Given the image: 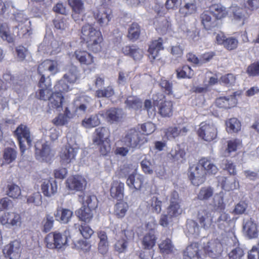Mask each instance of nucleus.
Wrapping results in <instances>:
<instances>
[{
  "instance_id": "obj_1",
  "label": "nucleus",
  "mask_w": 259,
  "mask_h": 259,
  "mask_svg": "<svg viewBox=\"0 0 259 259\" xmlns=\"http://www.w3.org/2000/svg\"><path fill=\"white\" fill-rule=\"evenodd\" d=\"M37 71L41 77L38 83L40 89L36 92V96L39 100L47 101L52 93V84L49 77L59 71L58 62L56 60H46L39 65Z\"/></svg>"
},
{
  "instance_id": "obj_2",
  "label": "nucleus",
  "mask_w": 259,
  "mask_h": 259,
  "mask_svg": "<svg viewBox=\"0 0 259 259\" xmlns=\"http://www.w3.org/2000/svg\"><path fill=\"white\" fill-rule=\"evenodd\" d=\"M81 38L87 44L88 49L95 53L101 49V42L103 40L101 32L92 24H84L81 28Z\"/></svg>"
},
{
  "instance_id": "obj_3",
  "label": "nucleus",
  "mask_w": 259,
  "mask_h": 259,
  "mask_svg": "<svg viewBox=\"0 0 259 259\" xmlns=\"http://www.w3.org/2000/svg\"><path fill=\"white\" fill-rule=\"evenodd\" d=\"M68 234L67 231L63 233L56 232L49 234L45 239L47 247L50 249L65 247L68 245Z\"/></svg>"
},
{
  "instance_id": "obj_4",
  "label": "nucleus",
  "mask_w": 259,
  "mask_h": 259,
  "mask_svg": "<svg viewBox=\"0 0 259 259\" xmlns=\"http://www.w3.org/2000/svg\"><path fill=\"white\" fill-rule=\"evenodd\" d=\"M15 134L19 141L21 151L23 153L26 149L25 142H26L28 147H30L32 144L33 138L30 135L29 129L26 125L21 124L16 128Z\"/></svg>"
},
{
  "instance_id": "obj_5",
  "label": "nucleus",
  "mask_w": 259,
  "mask_h": 259,
  "mask_svg": "<svg viewBox=\"0 0 259 259\" xmlns=\"http://www.w3.org/2000/svg\"><path fill=\"white\" fill-rule=\"evenodd\" d=\"M198 134L203 140L211 142L217 138V129L212 122H203L200 124Z\"/></svg>"
},
{
  "instance_id": "obj_6",
  "label": "nucleus",
  "mask_w": 259,
  "mask_h": 259,
  "mask_svg": "<svg viewBox=\"0 0 259 259\" xmlns=\"http://www.w3.org/2000/svg\"><path fill=\"white\" fill-rule=\"evenodd\" d=\"M226 240L229 239L226 238L222 241L219 240H211L208 242L203 247L205 253L211 258H215L219 256L223 250V245L226 244Z\"/></svg>"
},
{
  "instance_id": "obj_7",
  "label": "nucleus",
  "mask_w": 259,
  "mask_h": 259,
  "mask_svg": "<svg viewBox=\"0 0 259 259\" xmlns=\"http://www.w3.org/2000/svg\"><path fill=\"white\" fill-rule=\"evenodd\" d=\"M145 141L144 136L135 129H131L128 131L124 138L125 145L133 149L139 147Z\"/></svg>"
},
{
  "instance_id": "obj_8",
  "label": "nucleus",
  "mask_w": 259,
  "mask_h": 259,
  "mask_svg": "<svg viewBox=\"0 0 259 259\" xmlns=\"http://www.w3.org/2000/svg\"><path fill=\"white\" fill-rule=\"evenodd\" d=\"M92 102V99L87 96L76 97L73 102L75 113L78 115H81L89 112Z\"/></svg>"
},
{
  "instance_id": "obj_9",
  "label": "nucleus",
  "mask_w": 259,
  "mask_h": 259,
  "mask_svg": "<svg viewBox=\"0 0 259 259\" xmlns=\"http://www.w3.org/2000/svg\"><path fill=\"white\" fill-rule=\"evenodd\" d=\"M189 130V124L186 122H178L176 126H170L166 129L165 136L169 140H174L179 136L185 135Z\"/></svg>"
},
{
  "instance_id": "obj_10",
  "label": "nucleus",
  "mask_w": 259,
  "mask_h": 259,
  "mask_svg": "<svg viewBox=\"0 0 259 259\" xmlns=\"http://www.w3.org/2000/svg\"><path fill=\"white\" fill-rule=\"evenodd\" d=\"M77 149L69 145L63 147L60 153V162L62 165L67 166L75 160Z\"/></svg>"
},
{
  "instance_id": "obj_11",
  "label": "nucleus",
  "mask_w": 259,
  "mask_h": 259,
  "mask_svg": "<svg viewBox=\"0 0 259 259\" xmlns=\"http://www.w3.org/2000/svg\"><path fill=\"white\" fill-rule=\"evenodd\" d=\"M100 116L106 118L111 124L118 123L122 121L125 114L121 109L112 108L107 110L105 113L101 111L99 113Z\"/></svg>"
},
{
  "instance_id": "obj_12",
  "label": "nucleus",
  "mask_w": 259,
  "mask_h": 259,
  "mask_svg": "<svg viewBox=\"0 0 259 259\" xmlns=\"http://www.w3.org/2000/svg\"><path fill=\"white\" fill-rule=\"evenodd\" d=\"M21 252V244L18 240H14L6 245L3 249L5 257L9 259H18Z\"/></svg>"
},
{
  "instance_id": "obj_13",
  "label": "nucleus",
  "mask_w": 259,
  "mask_h": 259,
  "mask_svg": "<svg viewBox=\"0 0 259 259\" xmlns=\"http://www.w3.org/2000/svg\"><path fill=\"white\" fill-rule=\"evenodd\" d=\"M0 223L7 227H18L21 225V217L15 212H6L0 217Z\"/></svg>"
},
{
  "instance_id": "obj_14",
  "label": "nucleus",
  "mask_w": 259,
  "mask_h": 259,
  "mask_svg": "<svg viewBox=\"0 0 259 259\" xmlns=\"http://www.w3.org/2000/svg\"><path fill=\"white\" fill-rule=\"evenodd\" d=\"M189 178L195 186H198L204 182V171L201 165L194 164L190 167Z\"/></svg>"
},
{
  "instance_id": "obj_15",
  "label": "nucleus",
  "mask_w": 259,
  "mask_h": 259,
  "mask_svg": "<svg viewBox=\"0 0 259 259\" xmlns=\"http://www.w3.org/2000/svg\"><path fill=\"white\" fill-rule=\"evenodd\" d=\"M66 183L70 190L81 191L85 189L87 182L82 176L75 175L69 177L67 179Z\"/></svg>"
},
{
  "instance_id": "obj_16",
  "label": "nucleus",
  "mask_w": 259,
  "mask_h": 259,
  "mask_svg": "<svg viewBox=\"0 0 259 259\" xmlns=\"http://www.w3.org/2000/svg\"><path fill=\"white\" fill-rule=\"evenodd\" d=\"M68 4L72 10V19L76 22L82 20V14L84 11L83 0H68Z\"/></svg>"
},
{
  "instance_id": "obj_17",
  "label": "nucleus",
  "mask_w": 259,
  "mask_h": 259,
  "mask_svg": "<svg viewBox=\"0 0 259 259\" xmlns=\"http://www.w3.org/2000/svg\"><path fill=\"white\" fill-rule=\"evenodd\" d=\"M39 144L35 145V156L37 159L46 162L49 161L53 157L50 147L47 143L42 144L39 147Z\"/></svg>"
},
{
  "instance_id": "obj_18",
  "label": "nucleus",
  "mask_w": 259,
  "mask_h": 259,
  "mask_svg": "<svg viewBox=\"0 0 259 259\" xmlns=\"http://www.w3.org/2000/svg\"><path fill=\"white\" fill-rule=\"evenodd\" d=\"M122 234H124V238L122 236V238L118 240L114 244V249L118 253H123L126 250L128 241L134 237V233L131 230H124Z\"/></svg>"
},
{
  "instance_id": "obj_19",
  "label": "nucleus",
  "mask_w": 259,
  "mask_h": 259,
  "mask_svg": "<svg viewBox=\"0 0 259 259\" xmlns=\"http://www.w3.org/2000/svg\"><path fill=\"white\" fill-rule=\"evenodd\" d=\"M197 219L201 227L205 230H208L212 225L213 217L207 209L201 207L198 211Z\"/></svg>"
},
{
  "instance_id": "obj_20",
  "label": "nucleus",
  "mask_w": 259,
  "mask_h": 259,
  "mask_svg": "<svg viewBox=\"0 0 259 259\" xmlns=\"http://www.w3.org/2000/svg\"><path fill=\"white\" fill-rule=\"evenodd\" d=\"M200 247L201 246L196 242L188 246L184 251V259H200L202 255Z\"/></svg>"
},
{
  "instance_id": "obj_21",
  "label": "nucleus",
  "mask_w": 259,
  "mask_h": 259,
  "mask_svg": "<svg viewBox=\"0 0 259 259\" xmlns=\"http://www.w3.org/2000/svg\"><path fill=\"white\" fill-rule=\"evenodd\" d=\"M243 231L249 238H254L258 235L257 224L251 219L244 220Z\"/></svg>"
},
{
  "instance_id": "obj_22",
  "label": "nucleus",
  "mask_w": 259,
  "mask_h": 259,
  "mask_svg": "<svg viewBox=\"0 0 259 259\" xmlns=\"http://www.w3.org/2000/svg\"><path fill=\"white\" fill-rule=\"evenodd\" d=\"M144 176L134 172L130 175L126 180V184L131 189L139 190L144 183Z\"/></svg>"
},
{
  "instance_id": "obj_23",
  "label": "nucleus",
  "mask_w": 259,
  "mask_h": 259,
  "mask_svg": "<svg viewBox=\"0 0 259 259\" xmlns=\"http://www.w3.org/2000/svg\"><path fill=\"white\" fill-rule=\"evenodd\" d=\"M198 9L196 0H184V5L180 9V13L184 16H188L195 14Z\"/></svg>"
},
{
  "instance_id": "obj_24",
  "label": "nucleus",
  "mask_w": 259,
  "mask_h": 259,
  "mask_svg": "<svg viewBox=\"0 0 259 259\" xmlns=\"http://www.w3.org/2000/svg\"><path fill=\"white\" fill-rule=\"evenodd\" d=\"M57 185L56 181L45 180L41 185V190L44 196L51 197L57 191Z\"/></svg>"
},
{
  "instance_id": "obj_25",
  "label": "nucleus",
  "mask_w": 259,
  "mask_h": 259,
  "mask_svg": "<svg viewBox=\"0 0 259 259\" xmlns=\"http://www.w3.org/2000/svg\"><path fill=\"white\" fill-rule=\"evenodd\" d=\"M112 17V11L109 9L101 10L95 15L96 20L102 27L108 25Z\"/></svg>"
},
{
  "instance_id": "obj_26",
  "label": "nucleus",
  "mask_w": 259,
  "mask_h": 259,
  "mask_svg": "<svg viewBox=\"0 0 259 259\" xmlns=\"http://www.w3.org/2000/svg\"><path fill=\"white\" fill-rule=\"evenodd\" d=\"M73 215V211L68 208L59 207L54 213L56 220L62 224H67L70 220Z\"/></svg>"
},
{
  "instance_id": "obj_27",
  "label": "nucleus",
  "mask_w": 259,
  "mask_h": 259,
  "mask_svg": "<svg viewBox=\"0 0 259 259\" xmlns=\"http://www.w3.org/2000/svg\"><path fill=\"white\" fill-rule=\"evenodd\" d=\"M110 131L108 128L99 127L96 129L93 139V143L95 145H100L102 142L109 141Z\"/></svg>"
},
{
  "instance_id": "obj_28",
  "label": "nucleus",
  "mask_w": 259,
  "mask_h": 259,
  "mask_svg": "<svg viewBox=\"0 0 259 259\" xmlns=\"http://www.w3.org/2000/svg\"><path fill=\"white\" fill-rule=\"evenodd\" d=\"M231 9L233 14L234 20L240 22L239 24L240 25H244L245 20L249 16V14L244 9L237 6H232Z\"/></svg>"
},
{
  "instance_id": "obj_29",
  "label": "nucleus",
  "mask_w": 259,
  "mask_h": 259,
  "mask_svg": "<svg viewBox=\"0 0 259 259\" xmlns=\"http://www.w3.org/2000/svg\"><path fill=\"white\" fill-rule=\"evenodd\" d=\"M124 183L114 181L110 188L111 196L117 200H121L124 196Z\"/></svg>"
},
{
  "instance_id": "obj_30",
  "label": "nucleus",
  "mask_w": 259,
  "mask_h": 259,
  "mask_svg": "<svg viewBox=\"0 0 259 259\" xmlns=\"http://www.w3.org/2000/svg\"><path fill=\"white\" fill-rule=\"evenodd\" d=\"M211 15V13L208 11H205L201 14V23L206 30H211L217 25L216 20L212 18Z\"/></svg>"
},
{
  "instance_id": "obj_31",
  "label": "nucleus",
  "mask_w": 259,
  "mask_h": 259,
  "mask_svg": "<svg viewBox=\"0 0 259 259\" xmlns=\"http://www.w3.org/2000/svg\"><path fill=\"white\" fill-rule=\"evenodd\" d=\"M63 100L62 93L55 91V93H52L49 98L48 105L50 108L57 109L60 111L62 109Z\"/></svg>"
},
{
  "instance_id": "obj_32",
  "label": "nucleus",
  "mask_w": 259,
  "mask_h": 259,
  "mask_svg": "<svg viewBox=\"0 0 259 259\" xmlns=\"http://www.w3.org/2000/svg\"><path fill=\"white\" fill-rule=\"evenodd\" d=\"M76 59L82 65H89L94 63V57L87 51L78 50L74 52Z\"/></svg>"
},
{
  "instance_id": "obj_33",
  "label": "nucleus",
  "mask_w": 259,
  "mask_h": 259,
  "mask_svg": "<svg viewBox=\"0 0 259 259\" xmlns=\"http://www.w3.org/2000/svg\"><path fill=\"white\" fill-rule=\"evenodd\" d=\"M199 164L201 165L205 174L215 175L218 168L217 166L207 158H203L200 160Z\"/></svg>"
},
{
  "instance_id": "obj_34",
  "label": "nucleus",
  "mask_w": 259,
  "mask_h": 259,
  "mask_svg": "<svg viewBox=\"0 0 259 259\" xmlns=\"http://www.w3.org/2000/svg\"><path fill=\"white\" fill-rule=\"evenodd\" d=\"M215 104L220 108H230L236 105V99L234 95L228 97H221L216 100Z\"/></svg>"
},
{
  "instance_id": "obj_35",
  "label": "nucleus",
  "mask_w": 259,
  "mask_h": 259,
  "mask_svg": "<svg viewBox=\"0 0 259 259\" xmlns=\"http://www.w3.org/2000/svg\"><path fill=\"white\" fill-rule=\"evenodd\" d=\"M163 49L162 40L161 38L153 41L148 49L149 58L153 60L156 59L158 57L159 51Z\"/></svg>"
},
{
  "instance_id": "obj_36",
  "label": "nucleus",
  "mask_w": 259,
  "mask_h": 259,
  "mask_svg": "<svg viewBox=\"0 0 259 259\" xmlns=\"http://www.w3.org/2000/svg\"><path fill=\"white\" fill-rule=\"evenodd\" d=\"M219 182L223 189L226 191H230L237 189L238 186V183L237 182L234 178L220 177Z\"/></svg>"
},
{
  "instance_id": "obj_37",
  "label": "nucleus",
  "mask_w": 259,
  "mask_h": 259,
  "mask_svg": "<svg viewBox=\"0 0 259 259\" xmlns=\"http://www.w3.org/2000/svg\"><path fill=\"white\" fill-rule=\"evenodd\" d=\"M169 155L172 159L178 163H183L186 159V152L179 145L171 150Z\"/></svg>"
},
{
  "instance_id": "obj_38",
  "label": "nucleus",
  "mask_w": 259,
  "mask_h": 259,
  "mask_svg": "<svg viewBox=\"0 0 259 259\" xmlns=\"http://www.w3.org/2000/svg\"><path fill=\"white\" fill-rule=\"evenodd\" d=\"M69 84H74L80 77V73L77 67L72 65L68 72L63 76Z\"/></svg>"
},
{
  "instance_id": "obj_39",
  "label": "nucleus",
  "mask_w": 259,
  "mask_h": 259,
  "mask_svg": "<svg viewBox=\"0 0 259 259\" xmlns=\"http://www.w3.org/2000/svg\"><path fill=\"white\" fill-rule=\"evenodd\" d=\"M173 104L171 101H165L161 102L158 106L159 113L164 117L172 116L173 112Z\"/></svg>"
},
{
  "instance_id": "obj_40",
  "label": "nucleus",
  "mask_w": 259,
  "mask_h": 259,
  "mask_svg": "<svg viewBox=\"0 0 259 259\" xmlns=\"http://www.w3.org/2000/svg\"><path fill=\"white\" fill-rule=\"evenodd\" d=\"M157 237L153 232H149L143 237L142 244L143 248L146 249H150L155 245Z\"/></svg>"
},
{
  "instance_id": "obj_41",
  "label": "nucleus",
  "mask_w": 259,
  "mask_h": 259,
  "mask_svg": "<svg viewBox=\"0 0 259 259\" xmlns=\"http://www.w3.org/2000/svg\"><path fill=\"white\" fill-rule=\"evenodd\" d=\"M209 10L211 14L217 19L225 18L228 14L226 8L221 4H214L210 7Z\"/></svg>"
},
{
  "instance_id": "obj_42",
  "label": "nucleus",
  "mask_w": 259,
  "mask_h": 259,
  "mask_svg": "<svg viewBox=\"0 0 259 259\" xmlns=\"http://www.w3.org/2000/svg\"><path fill=\"white\" fill-rule=\"evenodd\" d=\"M213 193L214 190L213 188L210 186L203 187L199 190L197 197L200 200L206 201L209 200L213 196Z\"/></svg>"
},
{
  "instance_id": "obj_43",
  "label": "nucleus",
  "mask_w": 259,
  "mask_h": 259,
  "mask_svg": "<svg viewBox=\"0 0 259 259\" xmlns=\"http://www.w3.org/2000/svg\"><path fill=\"white\" fill-rule=\"evenodd\" d=\"M93 209L83 206L78 210L77 216L81 221L85 223H89L93 216L92 213Z\"/></svg>"
},
{
  "instance_id": "obj_44",
  "label": "nucleus",
  "mask_w": 259,
  "mask_h": 259,
  "mask_svg": "<svg viewBox=\"0 0 259 259\" xmlns=\"http://www.w3.org/2000/svg\"><path fill=\"white\" fill-rule=\"evenodd\" d=\"M182 212V209L178 202L171 200L167 208V213L170 217L176 218Z\"/></svg>"
},
{
  "instance_id": "obj_45",
  "label": "nucleus",
  "mask_w": 259,
  "mask_h": 259,
  "mask_svg": "<svg viewBox=\"0 0 259 259\" xmlns=\"http://www.w3.org/2000/svg\"><path fill=\"white\" fill-rule=\"evenodd\" d=\"M241 146V141L239 139H233L228 141L227 148L224 152L225 156H229L232 152H235Z\"/></svg>"
},
{
  "instance_id": "obj_46",
  "label": "nucleus",
  "mask_w": 259,
  "mask_h": 259,
  "mask_svg": "<svg viewBox=\"0 0 259 259\" xmlns=\"http://www.w3.org/2000/svg\"><path fill=\"white\" fill-rule=\"evenodd\" d=\"M82 201L83 206L95 209L98 206V199L94 195H84Z\"/></svg>"
},
{
  "instance_id": "obj_47",
  "label": "nucleus",
  "mask_w": 259,
  "mask_h": 259,
  "mask_svg": "<svg viewBox=\"0 0 259 259\" xmlns=\"http://www.w3.org/2000/svg\"><path fill=\"white\" fill-rule=\"evenodd\" d=\"M100 123V120L98 115H92L90 117L85 118L82 121L81 124L85 128H92L98 126Z\"/></svg>"
},
{
  "instance_id": "obj_48",
  "label": "nucleus",
  "mask_w": 259,
  "mask_h": 259,
  "mask_svg": "<svg viewBox=\"0 0 259 259\" xmlns=\"http://www.w3.org/2000/svg\"><path fill=\"white\" fill-rule=\"evenodd\" d=\"M176 72L178 78H190L194 75L193 70L188 65H184L182 68L177 69Z\"/></svg>"
},
{
  "instance_id": "obj_49",
  "label": "nucleus",
  "mask_w": 259,
  "mask_h": 259,
  "mask_svg": "<svg viewBox=\"0 0 259 259\" xmlns=\"http://www.w3.org/2000/svg\"><path fill=\"white\" fill-rule=\"evenodd\" d=\"M6 192L9 197L14 199L19 198L21 194L19 186L13 183L7 185Z\"/></svg>"
},
{
  "instance_id": "obj_50",
  "label": "nucleus",
  "mask_w": 259,
  "mask_h": 259,
  "mask_svg": "<svg viewBox=\"0 0 259 259\" xmlns=\"http://www.w3.org/2000/svg\"><path fill=\"white\" fill-rule=\"evenodd\" d=\"M128 207L126 202L123 201L118 202L114 206V213L117 218H122L125 215Z\"/></svg>"
},
{
  "instance_id": "obj_51",
  "label": "nucleus",
  "mask_w": 259,
  "mask_h": 259,
  "mask_svg": "<svg viewBox=\"0 0 259 259\" xmlns=\"http://www.w3.org/2000/svg\"><path fill=\"white\" fill-rule=\"evenodd\" d=\"M17 153L15 149L12 148H6L4 150L3 158L7 164H10L15 160Z\"/></svg>"
},
{
  "instance_id": "obj_52",
  "label": "nucleus",
  "mask_w": 259,
  "mask_h": 259,
  "mask_svg": "<svg viewBox=\"0 0 259 259\" xmlns=\"http://www.w3.org/2000/svg\"><path fill=\"white\" fill-rule=\"evenodd\" d=\"M126 107L128 109L138 110L142 107V103L141 100L134 96L128 97L125 102Z\"/></svg>"
},
{
  "instance_id": "obj_53",
  "label": "nucleus",
  "mask_w": 259,
  "mask_h": 259,
  "mask_svg": "<svg viewBox=\"0 0 259 259\" xmlns=\"http://www.w3.org/2000/svg\"><path fill=\"white\" fill-rule=\"evenodd\" d=\"M72 84H69L67 82V81L64 78L62 77L55 85L54 88L56 92L59 93L67 92L71 90Z\"/></svg>"
},
{
  "instance_id": "obj_54",
  "label": "nucleus",
  "mask_w": 259,
  "mask_h": 259,
  "mask_svg": "<svg viewBox=\"0 0 259 259\" xmlns=\"http://www.w3.org/2000/svg\"><path fill=\"white\" fill-rule=\"evenodd\" d=\"M227 130L228 132H237L241 129V123L236 118H232L226 121Z\"/></svg>"
},
{
  "instance_id": "obj_55",
  "label": "nucleus",
  "mask_w": 259,
  "mask_h": 259,
  "mask_svg": "<svg viewBox=\"0 0 259 259\" xmlns=\"http://www.w3.org/2000/svg\"><path fill=\"white\" fill-rule=\"evenodd\" d=\"M244 252L243 249L238 244L234 245L228 253L229 259H242L244 256Z\"/></svg>"
},
{
  "instance_id": "obj_56",
  "label": "nucleus",
  "mask_w": 259,
  "mask_h": 259,
  "mask_svg": "<svg viewBox=\"0 0 259 259\" xmlns=\"http://www.w3.org/2000/svg\"><path fill=\"white\" fill-rule=\"evenodd\" d=\"M140 34V29L137 23H133L128 29L127 36L129 39L133 40H137Z\"/></svg>"
},
{
  "instance_id": "obj_57",
  "label": "nucleus",
  "mask_w": 259,
  "mask_h": 259,
  "mask_svg": "<svg viewBox=\"0 0 259 259\" xmlns=\"http://www.w3.org/2000/svg\"><path fill=\"white\" fill-rule=\"evenodd\" d=\"M114 94V91L111 86H108L103 89H99L96 91L95 96L97 98H109Z\"/></svg>"
},
{
  "instance_id": "obj_58",
  "label": "nucleus",
  "mask_w": 259,
  "mask_h": 259,
  "mask_svg": "<svg viewBox=\"0 0 259 259\" xmlns=\"http://www.w3.org/2000/svg\"><path fill=\"white\" fill-rule=\"evenodd\" d=\"M187 229L190 235H193L195 237L198 236L199 234V227L195 221L193 220L188 221Z\"/></svg>"
},
{
  "instance_id": "obj_59",
  "label": "nucleus",
  "mask_w": 259,
  "mask_h": 259,
  "mask_svg": "<svg viewBox=\"0 0 259 259\" xmlns=\"http://www.w3.org/2000/svg\"><path fill=\"white\" fill-rule=\"evenodd\" d=\"M149 204L153 212L158 214L161 212L162 201L157 197H152L150 200Z\"/></svg>"
},
{
  "instance_id": "obj_60",
  "label": "nucleus",
  "mask_w": 259,
  "mask_h": 259,
  "mask_svg": "<svg viewBox=\"0 0 259 259\" xmlns=\"http://www.w3.org/2000/svg\"><path fill=\"white\" fill-rule=\"evenodd\" d=\"M156 29L162 34H166L170 30V24L166 19L163 18L159 22Z\"/></svg>"
},
{
  "instance_id": "obj_61",
  "label": "nucleus",
  "mask_w": 259,
  "mask_h": 259,
  "mask_svg": "<svg viewBox=\"0 0 259 259\" xmlns=\"http://www.w3.org/2000/svg\"><path fill=\"white\" fill-rule=\"evenodd\" d=\"M159 247L163 253L168 254L172 251L174 247L170 239L167 238L160 243Z\"/></svg>"
},
{
  "instance_id": "obj_62",
  "label": "nucleus",
  "mask_w": 259,
  "mask_h": 259,
  "mask_svg": "<svg viewBox=\"0 0 259 259\" xmlns=\"http://www.w3.org/2000/svg\"><path fill=\"white\" fill-rule=\"evenodd\" d=\"M230 220L231 219L229 214L226 212H223L221 213L220 215L218 218L217 223L218 227L221 229L224 230L225 226L228 224Z\"/></svg>"
},
{
  "instance_id": "obj_63",
  "label": "nucleus",
  "mask_w": 259,
  "mask_h": 259,
  "mask_svg": "<svg viewBox=\"0 0 259 259\" xmlns=\"http://www.w3.org/2000/svg\"><path fill=\"white\" fill-rule=\"evenodd\" d=\"M28 203H32L39 206L42 203V196L39 192H36L29 196L27 199Z\"/></svg>"
},
{
  "instance_id": "obj_64",
  "label": "nucleus",
  "mask_w": 259,
  "mask_h": 259,
  "mask_svg": "<svg viewBox=\"0 0 259 259\" xmlns=\"http://www.w3.org/2000/svg\"><path fill=\"white\" fill-rule=\"evenodd\" d=\"M54 222L53 217L47 214L46 219L42 222L43 224L42 231L46 233L49 232L53 227Z\"/></svg>"
}]
</instances>
